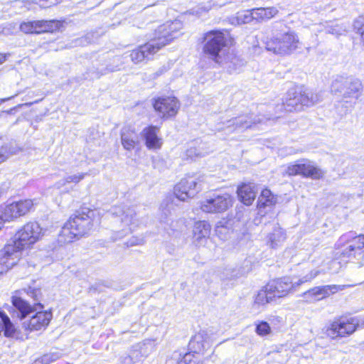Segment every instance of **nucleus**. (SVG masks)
Wrapping results in <instances>:
<instances>
[{
	"instance_id": "f257e3e1",
	"label": "nucleus",
	"mask_w": 364,
	"mask_h": 364,
	"mask_svg": "<svg viewBox=\"0 0 364 364\" xmlns=\"http://www.w3.org/2000/svg\"><path fill=\"white\" fill-rule=\"evenodd\" d=\"M26 294L31 298L33 299V305H31L26 300L16 296L12 297L13 306L18 311V316L23 321L22 326L26 331H39L42 328H45L50 323L52 318V314L50 311H37L34 315L31 316V318L26 320L27 316H29L34 311L41 310L43 305L38 301L41 296V292L39 289L33 287H28V289L23 290Z\"/></svg>"
},
{
	"instance_id": "f03ea898",
	"label": "nucleus",
	"mask_w": 364,
	"mask_h": 364,
	"mask_svg": "<svg viewBox=\"0 0 364 364\" xmlns=\"http://www.w3.org/2000/svg\"><path fill=\"white\" fill-rule=\"evenodd\" d=\"M182 28L180 21L166 22L159 26L154 31V36L146 43L139 46L133 50L129 56L132 61L139 63L144 59L149 58V55L158 52L162 47L168 44L173 39L176 38V33Z\"/></svg>"
},
{
	"instance_id": "7ed1b4c3",
	"label": "nucleus",
	"mask_w": 364,
	"mask_h": 364,
	"mask_svg": "<svg viewBox=\"0 0 364 364\" xmlns=\"http://www.w3.org/2000/svg\"><path fill=\"white\" fill-rule=\"evenodd\" d=\"M275 33L266 42V48L275 54L290 55L299 46V39L296 33L287 25L276 22L274 26Z\"/></svg>"
},
{
	"instance_id": "20e7f679",
	"label": "nucleus",
	"mask_w": 364,
	"mask_h": 364,
	"mask_svg": "<svg viewBox=\"0 0 364 364\" xmlns=\"http://www.w3.org/2000/svg\"><path fill=\"white\" fill-rule=\"evenodd\" d=\"M94 210L82 208L77 211L63 225L59 234L63 242H71L75 238H79L89 232L92 229Z\"/></svg>"
},
{
	"instance_id": "39448f33",
	"label": "nucleus",
	"mask_w": 364,
	"mask_h": 364,
	"mask_svg": "<svg viewBox=\"0 0 364 364\" xmlns=\"http://www.w3.org/2000/svg\"><path fill=\"white\" fill-rule=\"evenodd\" d=\"M321 100V96L318 93H314L310 90H289L287 94L285 102L282 107L287 112H299L304 107H310L318 103Z\"/></svg>"
},
{
	"instance_id": "423d86ee",
	"label": "nucleus",
	"mask_w": 364,
	"mask_h": 364,
	"mask_svg": "<svg viewBox=\"0 0 364 364\" xmlns=\"http://www.w3.org/2000/svg\"><path fill=\"white\" fill-rule=\"evenodd\" d=\"M363 88L361 81L352 77L337 76L331 84V92L340 94L346 102L357 100L362 94Z\"/></svg>"
},
{
	"instance_id": "0eeeda50",
	"label": "nucleus",
	"mask_w": 364,
	"mask_h": 364,
	"mask_svg": "<svg viewBox=\"0 0 364 364\" xmlns=\"http://www.w3.org/2000/svg\"><path fill=\"white\" fill-rule=\"evenodd\" d=\"M109 215L116 224L120 223V230H116L114 240L121 239L131 233L136 226V212L134 208L125 206H114L109 210Z\"/></svg>"
},
{
	"instance_id": "6e6552de",
	"label": "nucleus",
	"mask_w": 364,
	"mask_h": 364,
	"mask_svg": "<svg viewBox=\"0 0 364 364\" xmlns=\"http://www.w3.org/2000/svg\"><path fill=\"white\" fill-rule=\"evenodd\" d=\"M320 272L311 270L309 274L299 279L297 282H293L289 277L272 280L267 284V289L272 291L274 298H281L289 293L296 291V288L301 284L310 282L316 278Z\"/></svg>"
},
{
	"instance_id": "1a4fd4ad",
	"label": "nucleus",
	"mask_w": 364,
	"mask_h": 364,
	"mask_svg": "<svg viewBox=\"0 0 364 364\" xmlns=\"http://www.w3.org/2000/svg\"><path fill=\"white\" fill-rule=\"evenodd\" d=\"M203 52L215 62L228 46V35L220 31H210L203 37Z\"/></svg>"
},
{
	"instance_id": "9d476101",
	"label": "nucleus",
	"mask_w": 364,
	"mask_h": 364,
	"mask_svg": "<svg viewBox=\"0 0 364 364\" xmlns=\"http://www.w3.org/2000/svg\"><path fill=\"white\" fill-rule=\"evenodd\" d=\"M43 235V229L37 222L26 223L15 235L12 243L8 244L14 247V250L21 255V250L34 244Z\"/></svg>"
},
{
	"instance_id": "9b49d317",
	"label": "nucleus",
	"mask_w": 364,
	"mask_h": 364,
	"mask_svg": "<svg viewBox=\"0 0 364 364\" xmlns=\"http://www.w3.org/2000/svg\"><path fill=\"white\" fill-rule=\"evenodd\" d=\"M325 173L324 171L314 166L311 161L304 159L299 160L295 164L288 165L285 170V174L289 176L301 175L303 177L316 180L322 178Z\"/></svg>"
},
{
	"instance_id": "f8f14e48",
	"label": "nucleus",
	"mask_w": 364,
	"mask_h": 364,
	"mask_svg": "<svg viewBox=\"0 0 364 364\" xmlns=\"http://www.w3.org/2000/svg\"><path fill=\"white\" fill-rule=\"evenodd\" d=\"M341 242H346L341 255L344 258L360 260L364 257V234L353 236L351 232L341 237Z\"/></svg>"
},
{
	"instance_id": "ddd939ff",
	"label": "nucleus",
	"mask_w": 364,
	"mask_h": 364,
	"mask_svg": "<svg viewBox=\"0 0 364 364\" xmlns=\"http://www.w3.org/2000/svg\"><path fill=\"white\" fill-rule=\"evenodd\" d=\"M232 205V200L230 195L224 193L221 195H213L209 199L201 203V210L208 213H221L226 211Z\"/></svg>"
},
{
	"instance_id": "4468645a",
	"label": "nucleus",
	"mask_w": 364,
	"mask_h": 364,
	"mask_svg": "<svg viewBox=\"0 0 364 364\" xmlns=\"http://www.w3.org/2000/svg\"><path fill=\"white\" fill-rule=\"evenodd\" d=\"M260 122H262V119L259 117L242 114L224 122L225 127L223 129L229 132H242L246 129L252 128V125Z\"/></svg>"
},
{
	"instance_id": "2eb2a0df",
	"label": "nucleus",
	"mask_w": 364,
	"mask_h": 364,
	"mask_svg": "<svg viewBox=\"0 0 364 364\" xmlns=\"http://www.w3.org/2000/svg\"><path fill=\"white\" fill-rule=\"evenodd\" d=\"M200 190L198 183L193 177L183 178L174 187V195L181 200L185 201L193 198Z\"/></svg>"
},
{
	"instance_id": "dca6fc26",
	"label": "nucleus",
	"mask_w": 364,
	"mask_h": 364,
	"mask_svg": "<svg viewBox=\"0 0 364 364\" xmlns=\"http://www.w3.org/2000/svg\"><path fill=\"white\" fill-rule=\"evenodd\" d=\"M154 107L162 117H171L177 114L180 104L176 97L173 96L159 97L155 100Z\"/></svg>"
},
{
	"instance_id": "f3484780",
	"label": "nucleus",
	"mask_w": 364,
	"mask_h": 364,
	"mask_svg": "<svg viewBox=\"0 0 364 364\" xmlns=\"http://www.w3.org/2000/svg\"><path fill=\"white\" fill-rule=\"evenodd\" d=\"M356 329L355 324L351 321L338 319L333 321L326 329V335L332 338L350 335Z\"/></svg>"
},
{
	"instance_id": "a211bd4d",
	"label": "nucleus",
	"mask_w": 364,
	"mask_h": 364,
	"mask_svg": "<svg viewBox=\"0 0 364 364\" xmlns=\"http://www.w3.org/2000/svg\"><path fill=\"white\" fill-rule=\"evenodd\" d=\"M56 26L55 21H32L22 22L20 24V30L24 33H41L53 32Z\"/></svg>"
},
{
	"instance_id": "6ab92c4d",
	"label": "nucleus",
	"mask_w": 364,
	"mask_h": 364,
	"mask_svg": "<svg viewBox=\"0 0 364 364\" xmlns=\"http://www.w3.org/2000/svg\"><path fill=\"white\" fill-rule=\"evenodd\" d=\"M20 256L18 252L14 250V247L5 245L3 250H0V274L6 272L12 267L16 264Z\"/></svg>"
},
{
	"instance_id": "aec40b11",
	"label": "nucleus",
	"mask_w": 364,
	"mask_h": 364,
	"mask_svg": "<svg viewBox=\"0 0 364 364\" xmlns=\"http://www.w3.org/2000/svg\"><path fill=\"white\" fill-rule=\"evenodd\" d=\"M215 63L220 65L230 74L237 72L245 65V60L233 51H229L225 55H222L216 60Z\"/></svg>"
},
{
	"instance_id": "412c9836",
	"label": "nucleus",
	"mask_w": 364,
	"mask_h": 364,
	"mask_svg": "<svg viewBox=\"0 0 364 364\" xmlns=\"http://www.w3.org/2000/svg\"><path fill=\"white\" fill-rule=\"evenodd\" d=\"M211 226L207 221H197L193 228V238L196 246H205L210 239Z\"/></svg>"
},
{
	"instance_id": "4be33fe9",
	"label": "nucleus",
	"mask_w": 364,
	"mask_h": 364,
	"mask_svg": "<svg viewBox=\"0 0 364 364\" xmlns=\"http://www.w3.org/2000/svg\"><path fill=\"white\" fill-rule=\"evenodd\" d=\"M344 289V285L331 284L318 286L309 289L305 294L312 296L316 300H321Z\"/></svg>"
},
{
	"instance_id": "5701e85b",
	"label": "nucleus",
	"mask_w": 364,
	"mask_h": 364,
	"mask_svg": "<svg viewBox=\"0 0 364 364\" xmlns=\"http://www.w3.org/2000/svg\"><path fill=\"white\" fill-rule=\"evenodd\" d=\"M159 129L155 126L145 127L141 132V136L149 149H158L161 145V139L157 135Z\"/></svg>"
},
{
	"instance_id": "b1692460",
	"label": "nucleus",
	"mask_w": 364,
	"mask_h": 364,
	"mask_svg": "<svg viewBox=\"0 0 364 364\" xmlns=\"http://www.w3.org/2000/svg\"><path fill=\"white\" fill-rule=\"evenodd\" d=\"M286 240L285 231L278 225H274L272 232L267 236V244L271 248L281 246Z\"/></svg>"
},
{
	"instance_id": "393cba45",
	"label": "nucleus",
	"mask_w": 364,
	"mask_h": 364,
	"mask_svg": "<svg viewBox=\"0 0 364 364\" xmlns=\"http://www.w3.org/2000/svg\"><path fill=\"white\" fill-rule=\"evenodd\" d=\"M122 144L126 150L131 151L134 149L138 143V136L133 130L127 127H124L121 133Z\"/></svg>"
},
{
	"instance_id": "a878e982",
	"label": "nucleus",
	"mask_w": 364,
	"mask_h": 364,
	"mask_svg": "<svg viewBox=\"0 0 364 364\" xmlns=\"http://www.w3.org/2000/svg\"><path fill=\"white\" fill-rule=\"evenodd\" d=\"M238 197L246 205H250L256 197V192L250 184H243L237 189Z\"/></svg>"
},
{
	"instance_id": "bb28decb",
	"label": "nucleus",
	"mask_w": 364,
	"mask_h": 364,
	"mask_svg": "<svg viewBox=\"0 0 364 364\" xmlns=\"http://www.w3.org/2000/svg\"><path fill=\"white\" fill-rule=\"evenodd\" d=\"M279 11L276 7L257 8L253 9V14L256 21H267L278 14Z\"/></svg>"
},
{
	"instance_id": "cd10ccee",
	"label": "nucleus",
	"mask_w": 364,
	"mask_h": 364,
	"mask_svg": "<svg viewBox=\"0 0 364 364\" xmlns=\"http://www.w3.org/2000/svg\"><path fill=\"white\" fill-rule=\"evenodd\" d=\"M276 203V198L268 189H264L262 191L258 198V205L262 208L271 206Z\"/></svg>"
},
{
	"instance_id": "c85d7f7f",
	"label": "nucleus",
	"mask_w": 364,
	"mask_h": 364,
	"mask_svg": "<svg viewBox=\"0 0 364 364\" xmlns=\"http://www.w3.org/2000/svg\"><path fill=\"white\" fill-rule=\"evenodd\" d=\"M274 299L272 291L267 289V284L258 292L255 297V303L263 305L272 301Z\"/></svg>"
},
{
	"instance_id": "c756f323",
	"label": "nucleus",
	"mask_w": 364,
	"mask_h": 364,
	"mask_svg": "<svg viewBox=\"0 0 364 364\" xmlns=\"http://www.w3.org/2000/svg\"><path fill=\"white\" fill-rule=\"evenodd\" d=\"M206 344L203 341V337L200 335H197L191 340L189 347L194 353H200L205 350Z\"/></svg>"
},
{
	"instance_id": "7c9ffc66",
	"label": "nucleus",
	"mask_w": 364,
	"mask_h": 364,
	"mask_svg": "<svg viewBox=\"0 0 364 364\" xmlns=\"http://www.w3.org/2000/svg\"><path fill=\"white\" fill-rule=\"evenodd\" d=\"M60 353L58 352L49 353L43 355L41 359L37 360L35 364H50V363L59 359Z\"/></svg>"
},
{
	"instance_id": "2f4dec72",
	"label": "nucleus",
	"mask_w": 364,
	"mask_h": 364,
	"mask_svg": "<svg viewBox=\"0 0 364 364\" xmlns=\"http://www.w3.org/2000/svg\"><path fill=\"white\" fill-rule=\"evenodd\" d=\"M85 175H87V173H77V174H74L72 176H68L65 177V178L60 180L58 183V187H60L61 186H64V185H65L67 183H77L78 182H80L81 180H82L85 178Z\"/></svg>"
},
{
	"instance_id": "473e14b6",
	"label": "nucleus",
	"mask_w": 364,
	"mask_h": 364,
	"mask_svg": "<svg viewBox=\"0 0 364 364\" xmlns=\"http://www.w3.org/2000/svg\"><path fill=\"white\" fill-rule=\"evenodd\" d=\"M237 18L240 23H249L255 20L253 9L239 14Z\"/></svg>"
},
{
	"instance_id": "72a5a7b5",
	"label": "nucleus",
	"mask_w": 364,
	"mask_h": 364,
	"mask_svg": "<svg viewBox=\"0 0 364 364\" xmlns=\"http://www.w3.org/2000/svg\"><path fill=\"white\" fill-rule=\"evenodd\" d=\"M255 331L259 336H264L270 333L271 328L267 322L260 321L257 324Z\"/></svg>"
},
{
	"instance_id": "f704fd0d",
	"label": "nucleus",
	"mask_w": 364,
	"mask_h": 364,
	"mask_svg": "<svg viewBox=\"0 0 364 364\" xmlns=\"http://www.w3.org/2000/svg\"><path fill=\"white\" fill-rule=\"evenodd\" d=\"M12 154L8 144H4L0 148V164L5 161Z\"/></svg>"
},
{
	"instance_id": "c9c22d12",
	"label": "nucleus",
	"mask_w": 364,
	"mask_h": 364,
	"mask_svg": "<svg viewBox=\"0 0 364 364\" xmlns=\"http://www.w3.org/2000/svg\"><path fill=\"white\" fill-rule=\"evenodd\" d=\"M186 155L187 158L191 159L192 160L195 159L197 157L204 156L205 154L200 151H198L196 148L191 147L186 150Z\"/></svg>"
},
{
	"instance_id": "e433bc0d",
	"label": "nucleus",
	"mask_w": 364,
	"mask_h": 364,
	"mask_svg": "<svg viewBox=\"0 0 364 364\" xmlns=\"http://www.w3.org/2000/svg\"><path fill=\"white\" fill-rule=\"evenodd\" d=\"M364 18L363 16H360L358 19L354 21V29L357 31L358 33L360 34L361 31L364 30Z\"/></svg>"
},
{
	"instance_id": "4c0bfd02",
	"label": "nucleus",
	"mask_w": 364,
	"mask_h": 364,
	"mask_svg": "<svg viewBox=\"0 0 364 364\" xmlns=\"http://www.w3.org/2000/svg\"><path fill=\"white\" fill-rule=\"evenodd\" d=\"M226 232H228V230L225 227H223V226L218 227L216 229V232L218 235H220L222 233H225Z\"/></svg>"
},
{
	"instance_id": "58836bf2",
	"label": "nucleus",
	"mask_w": 364,
	"mask_h": 364,
	"mask_svg": "<svg viewBox=\"0 0 364 364\" xmlns=\"http://www.w3.org/2000/svg\"><path fill=\"white\" fill-rule=\"evenodd\" d=\"M328 33H332V34H336V35L341 34V31L337 28H330L329 30H328Z\"/></svg>"
},
{
	"instance_id": "ea45409f",
	"label": "nucleus",
	"mask_w": 364,
	"mask_h": 364,
	"mask_svg": "<svg viewBox=\"0 0 364 364\" xmlns=\"http://www.w3.org/2000/svg\"><path fill=\"white\" fill-rule=\"evenodd\" d=\"M6 60V55L0 53V65L5 62Z\"/></svg>"
},
{
	"instance_id": "a19ab883",
	"label": "nucleus",
	"mask_w": 364,
	"mask_h": 364,
	"mask_svg": "<svg viewBox=\"0 0 364 364\" xmlns=\"http://www.w3.org/2000/svg\"><path fill=\"white\" fill-rule=\"evenodd\" d=\"M139 244V240L138 239H133L130 243L127 244V245L133 246Z\"/></svg>"
},
{
	"instance_id": "79ce46f5",
	"label": "nucleus",
	"mask_w": 364,
	"mask_h": 364,
	"mask_svg": "<svg viewBox=\"0 0 364 364\" xmlns=\"http://www.w3.org/2000/svg\"><path fill=\"white\" fill-rule=\"evenodd\" d=\"M163 211H164V214L165 215V217H166V218L167 217L168 214H169V213H170V210H169V209H167V210H166V209H165V210H164Z\"/></svg>"
},
{
	"instance_id": "37998d69",
	"label": "nucleus",
	"mask_w": 364,
	"mask_h": 364,
	"mask_svg": "<svg viewBox=\"0 0 364 364\" xmlns=\"http://www.w3.org/2000/svg\"><path fill=\"white\" fill-rule=\"evenodd\" d=\"M222 240H225L226 239V237H221Z\"/></svg>"
}]
</instances>
